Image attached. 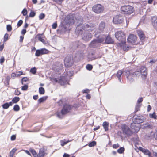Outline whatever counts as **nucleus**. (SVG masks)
I'll use <instances>...</instances> for the list:
<instances>
[{
    "mask_svg": "<svg viewBox=\"0 0 157 157\" xmlns=\"http://www.w3.org/2000/svg\"><path fill=\"white\" fill-rule=\"evenodd\" d=\"M132 121L133 122L131 124V130L125 124H123L121 125L123 132L127 135H130L132 132H137L140 129L139 124L142 123L144 119L143 118H132Z\"/></svg>",
    "mask_w": 157,
    "mask_h": 157,
    "instance_id": "f257e3e1",
    "label": "nucleus"
},
{
    "mask_svg": "<svg viewBox=\"0 0 157 157\" xmlns=\"http://www.w3.org/2000/svg\"><path fill=\"white\" fill-rule=\"evenodd\" d=\"M116 38L121 42L118 44V46L122 47L124 50H126L128 47L126 46V36L125 33L122 31H119L116 32L115 34Z\"/></svg>",
    "mask_w": 157,
    "mask_h": 157,
    "instance_id": "f03ea898",
    "label": "nucleus"
},
{
    "mask_svg": "<svg viewBox=\"0 0 157 157\" xmlns=\"http://www.w3.org/2000/svg\"><path fill=\"white\" fill-rule=\"evenodd\" d=\"M121 10L124 14H130L134 11L133 8L129 5L122 6L121 7Z\"/></svg>",
    "mask_w": 157,
    "mask_h": 157,
    "instance_id": "7ed1b4c3",
    "label": "nucleus"
},
{
    "mask_svg": "<svg viewBox=\"0 0 157 157\" xmlns=\"http://www.w3.org/2000/svg\"><path fill=\"white\" fill-rule=\"evenodd\" d=\"M114 41L109 36L103 35L99 37L100 43L110 44L113 43Z\"/></svg>",
    "mask_w": 157,
    "mask_h": 157,
    "instance_id": "20e7f679",
    "label": "nucleus"
},
{
    "mask_svg": "<svg viewBox=\"0 0 157 157\" xmlns=\"http://www.w3.org/2000/svg\"><path fill=\"white\" fill-rule=\"evenodd\" d=\"M71 108V106L67 104L65 105L61 113L57 112L56 113V117H60L61 114L64 115L66 114L69 111Z\"/></svg>",
    "mask_w": 157,
    "mask_h": 157,
    "instance_id": "39448f33",
    "label": "nucleus"
},
{
    "mask_svg": "<svg viewBox=\"0 0 157 157\" xmlns=\"http://www.w3.org/2000/svg\"><path fill=\"white\" fill-rule=\"evenodd\" d=\"M92 9L95 13H100L103 11L104 8L101 4H97L93 6Z\"/></svg>",
    "mask_w": 157,
    "mask_h": 157,
    "instance_id": "423d86ee",
    "label": "nucleus"
},
{
    "mask_svg": "<svg viewBox=\"0 0 157 157\" xmlns=\"http://www.w3.org/2000/svg\"><path fill=\"white\" fill-rule=\"evenodd\" d=\"M105 26V23L103 21L101 22L99 25V29L100 31V32H98L97 30H95L93 33L94 36L97 38L99 37V33L102 32Z\"/></svg>",
    "mask_w": 157,
    "mask_h": 157,
    "instance_id": "0eeeda50",
    "label": "nucleus"
},
{
    "mask_svg": "<svg viewBox=\"0 0 157 157\" xmlns=\"http://www.w3.org/2000/svg\"><path fill=\"white\" fill-rule=\"evenodd\" d=\"M73 63V57L71 56H67L65 58L64 64L65 67H69L71 66Z\"/></svg>",
    "mask_w": 157,
    "mask_h": 157,
    "instance_id": "6e6552de",
    "label": "nucleus"
},
{
    "mask_svg": "<svg viewBox=\"0 0 157 157\" xmlns=\"http://www.w3.org/2000/svg\"><path fill=\"white\" fill-rule=\"evenodd\" d=\"M48 50L45 48L37 50L36 52L35 56H39L41 55L48 54Z\"/></svg>",
    "mask_w": 157,
    "mask_h": 157,
    "instance_id": "1a4fd4ad",
    "label": "nucleus"
},
{
    "mask_svg": "<svg viewBox=\"0 0 157 157\" xmlns=\"http://www.w3.org/2000/svg\"><path fill=\"white\" fill-rule=\"evenodd\" d=\"M123 20V17L121 16L117 15L113 17V22L115 24H120L122 22Z\"/></svg>",
    "mask_w": 157,
    "mask_h": 157,
    "instance_id": "9d476101",
    "label": "nucleus"
},
{
    "mask_svg": "<svg viewBox=\"0 0 157 157\" xmlns=\"http://www.w3.org/2000/svg\"><path fill=\"white\" fill-rule=\"evenodd\" d=\"M140 74L141 77L143 78H145L147 74V69L146 67L142 66L140 69Z\"/></svg>",
    "mask_w": 157,
    "mask_h": 157,
    "instance_id": "9b49d317",
    "label": "nucleus"
},
{
    "mask_svg": "<svg viewBox=\"0 0 157 157\" xmlns=\"http://www.w3.org/2000/svg\"><path fill=\"white\" fill-rule=\"evenodd\" d=\"M137 39V38L136 36L133 34H131L129 36L127 39V41L129 43L133 44L136 42Z\"/></svg>",
    "mask_w": 157,
    "mask_h": 157,
    "instance_id": "f8f14e48",
    "label": "nucleus"
},
{
    "mask_svg": "<svg viewBox=\"0 0 157 157\" xmlns=\"http://www.w3.org/2000/svg\"><path fill=\"white\" fill-rule=\"evenodd\" d=\"M84 29L89 31H92L94 29V25L91 23L87 24L84 27Z\"/></svg>",
    "mask_w": 157,
    "mask_h": 157,
    "instance_id": "ddd939ff",
    "label": "nucleus"
},
{
    "mask_svg": "<svg viewBox=\"0 0 157 157\" xmlns=\"http://www.w3.org/2000/svg\"><path fill=\"white\" fill-rule=\"evenodd\" d=\"M138 149L142 151L145 155H147L148 157H153L151 155V152L148 150L143 148L141 147H139Z\"/></svg>",
    "mask_w": 157,
    "mask_h": 157,
    "instance_id": "4468645a",
    "label": "nucleus"
},
{
    "mask_svg": "<svg viewBox=\"0 0 157 157\" xmlns=\"http://www.w3.org/2000/svg\"><path fill=\"white\" fill-rule=\"evenodd\" d=\"M92 37L91 34L89 33H86L84 34L82 36L83 39L86 41H87L90 40Z\"/></svg>",
    "mask_w": 157,
    "mask_h": 157,
    "instance_id": "2eb2a0df",
    "label": "nucleus"
},
{
    "mask_svg": "<svg viewBox=\"0 0 157 157\" xmlns=\"http://www.w3.org/2000/svg\"><path fill=\"white\" fill-rule=\"evenodd\" d=\"M151 19L152 24L154 28L157 31V17L153 16Z\"/></svg>",
    "mask_w": 157,
    "mask_h": 157,
    "instance_id": "dca6fc26",
    "label": "nucleus"
},
{
    "mask_svg": "<svg viewBox=\"0 0 157 157\" xmlns=\"http://www.w3.org/2000/svg\"><path fill=\"white\" fill-rule=\"evenodd\" d=\"M58 82L61 85H65L67 84L68 83L67 79L64 77H61V78L59 81Z\"/></svg>",
    "mask_w": 157,
    "mask_h": 157,
    "instance_id": "f3484780",
    "label": "nucleus"
},
{
    "mask_svg": "<svg viewBox=\"0 0 157 157\" xmlns=\"http://www.w3.org/2000/svg\"><path fill=\"white\" fill-rule=\"evenodd\" d=\"M137 33L140 39L141 40H144L145 38V36L143 32L140 30H138L137 31Z\"/></svg>",
    "mask_w": 157,
    "mask_h": 157,
    "instance_id": "a211bd4d",
    "label": "nucleus"
},
{
    "mask_svg": "<svg viewBox=\"0 0 157 157\" xmlns=\"http://www.w3.org/2000/svg\"><path fill=\"white\" fill-rule=\"evenodd\" d=\"M99 42V38L93 40L90 43V46L93 47H96Z\"/></svg>",
    "mask_w": 157,
    "mask_h": 157,
    "instance_id": "6ab92c4d",
    "label": "nucleus"
},
{
    "mask_svg": "<svg viewBox=\"0 0 157 157\" xmlns=\"http://www.w3.org/2000/svg\"><path fill=\"white\" fill-rule=\"evenodd\" d=\"M124 72L126 74L127 78L131 82H132L133 81V79H132L131 78H130V76L132 75L130 73V72L128 71H124Z\"/></svg>",
    "mask_w": 157,
    "mask_h": 157,
    "instance_id": "aec40b11",
    "label": "nucleus"
},
{
    "mask_svg": "<svg viewBox=\"0 0 157 157\" xmlns=\"http://www.w3.org/2000/svg\"><path fill=\"white\" fill-rule=\"evenodd\" d=\"M36 37L38 39L39 41H41L43 43H45V40L44 39V36L43 34H38L37 35Z\"/></svg>",
    "mask_w": 157,
    "mask_h": 157,
    "instance_id": "412c9836",
    "label": "nucleus"
},
{
    "mask_svg": "<svg viewBox=\"0 0 157 157\" xmlns=\"http://www.w3.org/2000/svg\"><path fill=\"white\" fill-rule=\"evenodd\" d=\"M13 103L12 102H10L9 103H6L2 105V108L5 109H7L10 106L12 105Z\"/></svg>",
    "mask_w": 157,
    "mask_h": 157,
    "instance_id": "4be33fe9",
    "label": "nucleus"
},
{
    "mask_svg": "<svg viewBox=\"0 0 157 157\" xmlns=\"http://www.w3.org/2000/svg\"><path fill=\"white\" fill-rule=\"evenodd\" d=\"M123 72L122 71L120 70L118 71L117 74V76L118 78V80L120 82H121V77Z\"/></svg>",
    "mask_w": 157,
    "mask_h": 157,
    "instance_id": "5701e85b",
    "label": "nucleus"
},
{
    "mask_svg": "<svg viewBox=\"0 0 157 157\" xmlns=\"http://www.w3.org/2000/svg\"><path fill=\"white\" fill-rule=\"evenodd\" d=\"M103 126L105 131L108 130L109 126V123L108 122L105 121L104 122L103 124Z\"/></svg>",
    "mask_w": 157,
    "mask_h": 157,
    "instance_id": "b1692460",
    "label": "nucleus"
},
{
    "mask_svg": "<svg viewBox=\"0 0 157 157\" xmlns=\"http://www.w3.org/2000/svg\"><path fill=\"white\" fill-rule=\"evenodd\" d=\"M80 28V26H78L76 29L75 32L77 33H78V35L82 34V29H81Z\"/></svg>",
    "mask_w": 157,
    "mask_h": 157,
    "instance_id": "393cba45",
    "label": "nucleus"
},
{
    "mask_svg": "<svg viewBox=\"0 0 157 157\" xmlns=\"http://www.w3.org/2000/svg\"><path fill=\"white\" fill-rule=\"evenodd\" d=\"M17 149L16 148H13L10 152V157H13L15 152L16 151Z\"/></svg>",
    "mask_w": 157,
    "mask_h": 157,
    "instance_id": "a878e982",
    "label": "nucleus"
},
{
    "mask_svg": "<svg viewBox=\"0 0 157 157\" xmlns=\"http://www.w3.org/2000/svg\"><path fill=\"white\" fill-rule=\"evenodd\" d=\"M20 98L18 97H14L12 100V103H16L19 101Z\"/></svg>",
    "mask_w": 157,
    "mask_h": 157,
    "instance_id": "bb28decb",
    "label": "nucleus"
},
{
    "mask_svg": "<svg viewBox=\"0 0 157 157\" xmlns=\"http://www.w3.org/2000/svg\"><path fill=\"white\" fill-rule=\"evenodd\" d=\"M71 140H68L67 141L66 140H61L60 141V144L61 145L63 146H64L66 144L70 142Z\"/></svg>",
    "mask_w": 157,
    "mask_h": 157,
    "instance_id": "cd10ccee",
    "label": "nucleus"
},
{
    "mask_svg": "<svg viewBox=\"0 0 157 157\" xmlns=\"http://www.w3.org/2000/svg\"><path fill=\"white\" fill-rule=\"evenodd\" d=\"M39 93L40 94H44L45 93V90L42 87H40L39 89Z\"/></svg>",
    "mask_w": 157,
    "mask_h": 157,
    "instance_id": "c85d7f7f",
    "label": "nucleus"
},
{
    "mask_svg": "<svg viewBox=\"0 0 157 157\" xmlns=\"http://www.w3.org/2000/svg\"><path fill=\"white\" fill-rule=\"evenodd\" d=\"M44 155V152L43 150H40L37 155V157H43Z\"/></svg>",
    "mask_w": 157,
    "mask_h": 157,
    "instance_id": "c756f323",
    "label": "nucleus"
},
{
    "mask_svg": "<svg viewBox=\"0 0 157 157\" xmlns=\"http://www.w3.org/2000/svg\"><path fill=\"white\" fill-rule=\"evenodd\" d=\"M47 98L46 97H43L40 98L38 100V102L39 103H41L45 100Z\"/></svg>",
    "mask_w": 157,
    "mask_h": 157,
    "instance_id": "7c9ffc66",
    "label": "nucleus"
},
{
    "mask_svg": "<svg viewBox=\"0 0 157 157\" xmlns=\"http://www.w3.org/2000/svg\"><path fill=\"white\" fill-rule=\"evenodd\" d=\"M67 18L69 19V21L68 22V23L71 24L72 23H74V19L73 18L70 17V16H68L67 17Z\"/></svg>",
    "mask_w": 157,
    "mask_h": 157,
    "instance_id": "2f4dec72",
    "label": "nucleus"
},
{
    "mask_svg": "<svg viewBox=\"0 0 157 157\" xmlns=\"http://www.w3.org/2000/svg\"><path fill=\"white\" fill-rule=\"evenodd\" d=\"M124 148L123 147H121L119 149H118L117 151V152L119 154H122L124 151Z\"/></svg>",
    "mask_w": 157,
    "mask_h": 157,
    "instance_id": "473e14b6",
    "label": "nucleus"
},
{
    "mask_svg": "<svg viewBox=\"0 0 157 157\" xmlns=\"http://www.w3.org/2000/svg\"><path fill=\"white\" fill-rule=\"evenodd\" d=\"M14 110L15 111H18L20 109V107L18 105H15L13 108Z\"/></svg>",
    "mask_w": 157,
    "mask_h": 157,
    "instance_id": "72a5a7b5",
    "label": "nucleus"
},
{
    "mask_svg": "<svg viewBox=\"0 0 157 157\" xmlns=\"http://www.w3.org/2000/svg\"><path fill=\"white\" fill-rule=\"evenodd\" d=\"M96 144V142L95 141H93L92 142L90 143L88 145L90 147H92L95 146Z\"/></svg>",
    "mask_w": 157,
    "mask_h": 157,
    "instance_id": "f704fd0d",
    "label": "nucleus"
},
{
    "mask_svg": "<svg viewBox=\"0 0 157 157\" xmlns=\"http://www.w3.org/2000/svg\"><path fill=\"white\" fill-rule=\"evenodd\" d=\"M141 105V104L137 103L136 106V111H138Z\"/></svg>",
    "mask_w": 157,
    "mask_h": 157,
    "instance_id": "c9c22d12",
    "label": "nucleus"
},
{
    "mask_svg": "<svg viewBox=\"0 0 157 157\" xmlns=\"http://www.w3.org/2000/svg\"><path fill=\"white\" fill-rule=\"evenodd\" d=\"M36 69L35 67H34L33 68H31L30 70V72L34 74L36 73Z\"/></svg>",
    "mask_w": 157,
    "mask_h": 157,
    "instance_id": "e433bc0d",
    "label": "nucleus"
},
{
    "mask_svg": "<svg viewBox=\"0 0 157 157\" xmlns=\"http://www.w3.org/2000/svg\"><path fill=\"white\" fill-rule=\"evenodd\" d=\"M86 68L89 71H90L92 68V65L88 64L86 66Z\"/></svg>",
    "mask_w": 157,
    "mask_h": 157,
    "instance_id": "4c0bfd02",
    "label": "nucleus"
},
{
    "mask_svg": "<svg viewBox=\"0 0 157 157\" xmlns=\"http://www.w3.org/2000/svg\"><path fill=\"white\" fill-rule=\"evenodd\" d=\"M45 17V15L44 13H41L39 16V19L40 20L43 19Z\"/></svg>",
    "mask_w": 157,
    "mask_h": 157,
    "instance_id": "58836bf2",
    "label": "nucleus"
},
{
    "mask_svg": "<svg viewBox=\"0 0 157 157\" xmlns=\"http://www.w3.org/2000/svg\"><path fill=\"white\" fill-rule=\"evenodd\" d=\"M31 151L34 157H37V155L35 150H32Z\"/></svg>",
    "mask_w": 157,
    "mask_h": 157,
    "instance_id": "ea45409f",
    "label": "nucleus"
},
{
    "mask_svg": "<svg viewBox=\"0 0 157 157\" xmlns=\"http://www.w3.org/2000/svg\"><path fill=\"white\" fill-rule=\"evenodd\" d=\"M149 116L150 118H156V116L155 112H154L152 114H149Z\"/></svg>",
    "mask_w": 157,
    "mask_h": 157,
    "instance_id": "a19ab883",
    "label": "nucleus"
},
{
    "mask_svg": "<svg viewBox=\"0 0 157 157\" xmlns=\"http://www.w3.org/2000/svg\"><path fill=\"white\" fill-rule=\"evenodd\" d=\"M7 30L8 31H10L12 30V27L10 25H7L6 27Z\"/></svg>",
    "mask_w": 157,
    "mask_h": 157,
    "instance_id": "79ce46f5",
    "label": "nucleus"
},
{
    "mask_svg": "<svg viewBox=\"0 0 157 157\" xmlns=\"http://www.w3.org/2000/svg\"><path fill=\"white\" fill-rule=\"evenodd\" d=\"M22 13L24 16H25L27 13V10L25 9H24L22 12Z\"/></svg>",
    "mask_w": 157,
    "mask_h": 157,
    "instance_id": "37998d69",
    "label": "nucleus"
},
{
    "mask_svg": "<svg viewBox=\"0 0 157 157\" xmlns=\"http://www.w3.org/2000/svg\"><path fill=\"white\" fill-rule=\"evenodd\" d=\"M8 34L6 33L4 36V42L6 41L8 39Z\"/></svg>",
    "mask_w": 157,
    "mask_h": 157,
    "instance_id": "c03bdc74",
    "label": "nucleus"
},
{
    "mask_svg": "<svg viewBox=\"0 0 157 157\" xmlns=\"http://www.w3.org/2000/svg\"><path fill=\"white\" fill-rule=\"evenodd\" d=\"M28 88V86L27 85H25L23 86H22L21 88V90H25L27 89Z\"/></svg>",
    "mask_w": 157,
    "mask_h": 157,
    "instance_id": "a18cd8bd",
    "label": "nucleus"
},
{
    "mask_svg": "<svg viewBox=\"0 0 157 157\" xmlns=\"http://www.w3.org/2000/svg\"><path fill=\"white\" fill-rule=\"evenodd\" d=\"M133 74H134V76H138L140 75V72L138 71H136Z\"/></svg>",
    "mask_w": 157,
    "mask_h": 157,
    "instance_id": "49530a36",
    "label": "nucleus"
},
{
    "mask_svg": "<svg viewBox=\"0 0 157 157\" xmlns=\"http://www.w3.org/2000/svg\"><path fill=\"white\" fill-rule=\"evenodd\" d=\"M16 73V75H17V76L18 77L23 74V72L21 71H19L18 72H17Z\"/></svg>",
    "mask_w": 157,
    "mask_h": 157,
    "instance_id": "de8ad7c7",
    "label": "nucleus"
},
{
    "mask_svg": "<svg viewBox=\"0 0 157 157\" xmlns=\"http://www.w3.org/2000/svg\"><path fill=\"white\" fill-rule=\"evenodd\" d=\"M21 94L20 92L18 90H15L14 94L15 95H19Z\"/></svg>",
    "mask_w": 157,
    "mask_h": 157,
    "instance_id": "09e8293b",
    "label": "nucleus"
},
{
    "mask_svg": "<svg viewBox=\"0 0 157 157\" xmlns=\"http://www.w3.org/2000/svg\"><path fill=\"white\" fill-rule=\"evenodd\" d=\"M22 23H23V21L22 20H19V21L18 22L17 24V26L18 27L20 26L22 24Z\"/></svg>",
    "mask_w": 157,
    "mask_h": 157,
    "instance_id": "8fccbe9b",
    "label": "nucleus"
},
{
    "mask_svg": "<svg viewBox=\"0 0 157 157\" xmlns=\"http://www.w3.org/2000/svg\"><path fill=\"white\" fill-rule=\"evenodd\" d=\"M143 100V98L142 97H140L139 98L138 100L137 103L140 104V103H141Z\"/></svg>",
    "mask_w": 157,
    "mask_h": 157,
    "instance_id": "3c124183",
    "label": "nucleus"
},
{
    "mask_svg": "<svg viewBox=\"0 0 157 157\" xmlns=\"http://www.w3.org/2000/svg\"><path fill=\"white\" fill-rule=\"evenodd\" d=\"M4 61L5 59L4 57L3 56H2L0 59V63L1 64L2 63L4 62Z\"/></svg>",
    "mask_w": 157,
    "mask_h": 157,
    "instance_id": "603ef678",
    "label": "nucleus"
},
{
    "mask_svg": "<svg viewBox=\"0 0 157 157\" xmlns=\"http://www.w3.org/2000/svg\"><path fill=\"white\" fill-rule=\"evenodd\" d=\"M119 146V145L118 144H113V147L114 148H117Z\"/></svg>",
    "mask_w": 157,
    "mask_h": 157,
    "instance_id": "864d4df0",
    "label": "nucleus"
},
{
    "mask_svg": "<svg viewBox=\"0 0 157 157\" xmlns=\"http://www.w3.org/2000/svg\"><path fill=\"white\" fill-rule=\"evenodd\" d=\"M35 15V13L34 12H31L29 16L33 17Z\"/></svg>",
    "mask_w": 157,
    "mask_h": 157,
    "instance_id": "5fc2aeb1",
    "label": "nucleus"
},
{
    "mask_svg": "<svg viewBox=\"0 0 157 157\" xmlns=\"http://www.w3.org/2000/svg\"><path fill=\"white\" fill-rule=\"evenodd\" d=\"M52 28L54 29H56L57 27V24L56 23H54L52 25Z\"/></svg>",
    "mask_w": 157,
    "mask_h": 157,
    "instance_id": "6e6d98bb",
    "label": "nucleus"
},
{
    "mask_svg": "<svg viewBox=\"0 0 157 157\" xmlns=\"http://www.w3.org/2000/svg\"><path fill=\"white\" fill-rule=\"evenodd\" d=\"M90 90L88 89H86L83 90H82V92L83 93H88L89 92Z\"/></svg>",
    "mask_w": 157,
    "mask_h": 157,
    "instance_id": "4d7b16f0",
    "label": "nucleus"
},
{
    "mask_svg": "<svg viewBox=\"0 0 157 157\" xmlns=\"http://www.w3.org/2000/svg\"><path fill=\"white\" fill-rule=\"evenodd\" d=\"M16 139V136L15 135H12L11 137V140H14Z\"/></svg>",
    "mask_w": 157,
    "mask_h": 157,
    "instance_id": "13d9d810",
    "label": "nucleus"
},
{
    "mask_svg": "<svg viewBox=\"0 0 157 157\" xmlns=\"http://www.w3.org/2000/svg\"><path fill=\"white\" fill-rule=\"evenodd\" d=\"M16 77H17L16 75V73H12L11 75V77L14 78Z\"/></svg>",
    "mask_w": 157,
    "mask_h": 157,
    "instance_id": "bf43d9fd",
    "label": "nucleus"
},
{
    "mask_svg": "<svg viewBox=\"0 0 157 157\" xmlns=\"http://www.w3.org/2000/svg\"><path fill=\"white\" fill-rule=\"evenodd\" d=\"M33 98L34 100H37L38 98V95H35L33 96Z\"/></svg>",
    "mask_w": 157,
    "mask_h": 157,
    "instance_id": "052dcab7",
    "label": "nucleus"
},
{
    "mask_svg": "<svg viewBox=\"0 0 157 157\" xmlns=\"http://www.w3.org/2000/svg\"><path fill=\"white\" fill-rule=\"evenodd\" d=\"M151 109V107L150 105H148L147 106V111L148 112H149Z\"/></svg>",
    "mask_w": 157,
    "mask_h": 157,
    "instance_id": "680f3d73",
    "label": "nucleus"
},
{
    "mask_svg": "<svg viewBox=\"0 0 157 157\" xmlns=\"http://www.w3.org/2000/svg\"><path fill=\"white\" fill-rule=\"evenodd\" d=\"M26 32V30L25 29H23L21 32V34H25Z\"/></svg>",
    "mask_w": 157,
    "mask_h": 157,
    "instance_id": "e2e57ef3",
    "label": "nucleus"
},
{
    "mask_svg": "<svg viewBox=\"0 0 157 157\" xmlns=\"http://www.w3.org/2000/svg\"><path fill=\"white\" fill-rule=\"evenodd\" d=\"M4 48V44L0 45V51H2Z\"/></svg>",
    "mask_w": 157,
    "mask_h": 157,
    "instance_id": "0e129e2a",
    "label": "nucleus"
},
{
    "mask_svg": "<svg viewBox=\"0 0 157 157\" xmlns=\"http://www.w3.org/2000/svg\"><path fill=\"white\" fill-rule=\"evenodd\" d=\"M58 3L60 4L63 0H55Z\"/></svg>",
    "mask_w": 157,
    "mask_h": 157,
    "instance_id": "69168bd1",
    "label": "nucleus"
},
{
    "mask_svg": "<svg viewBox=\"0 0 157 157\" xmlns=\"http://www.w3.org/2000/svg\"><path fill=\"white\" fill-rule=\"evenodd\" d=\"M70 155L67 153H64L63 155V157H69Z\"/></svg>",
    "mask_w": 157,
    "mask_h": 157,
    "instance_id": "338daca9",
    "label": "nucleus"
},
{
    "mask_svg": "<svg viewBox=\"0 0 157 157\" xmlns=\"http://www.w3.org/2000/svg\"><path fill=\"white\" fill-rule=\"evenodd\" d=\"M24 39V37L22 36H20V42H22Z\"/></svg>",
    "mask_w": 157,
    "mask_h": 157,
    "instance_id": "774afa93",
    "label": "nucleus"
}]
</instances>
